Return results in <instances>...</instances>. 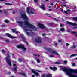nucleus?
Instances as JSON below:
<instances>
[{
  "mask_svg": "<svg viewBox=\"0 0 77 77\" xmlns=\"http://www.w3.org/2000/svg\"><path fill=\"white\" fill-rule=\"evenodd\" d=\"M20 15L22 18L23 19H24L25 20V25H26L29 28H31L32 29H33L35 31H37V28L35 27V26L33 25H32L29 22H28L29 19V18L27 17V15H26V14L25 13L24 14H22V12H20Z\"/></svg>",
  "mask_w": 77,
  "mask_h": 77,
  "instance_id": "obj_1",
  "label": "nucleus"
},
{
  "mask_svg": "<svg viewBox=\"0 0 77 77\" xmlns=\"http://www.w3.org/2000/svg\"><path fill=\"white\" fill-rule=\"evenodd\" d=\"M45 49L47 50V51H49V53H54L55 55L57 56H59V54L57 53L55 51L52 50L51 48H45Z\"/></svg>",
  "mask_w": 77,
  "mask_h": 77,
  "instance_id": "obj_2",
  "label": "nucleus"
},
{
  "mask_svg": "<svg viewBox=\"0 0 77 77\" xmlns=\"http://www.w3.org/2000/svg\"><path fill=\"white\" fill-rule=\"evenodd\" d=\"M6 61L8 64L10 66H12V63H11V61L10 60V55L8 54L7 57H6Z\"/></svg>",
  "mask_w": 77,
  "mask_h": 77,
  "instance_id": "obj_3",
  "label": "nucleus"
},
{
  "mask_svg": "<svg viewBox=\"0 0 77 77\" xmlns=\"http://www.w3.org/2000/svg\"><path fill=\"white\" fill-rule=\"evenodd\" d=\"M17 47L18 48H22L23 50H24V51H26V50H27V49L25 48H24V45H22V44H20L17 45Z\"/></svg>",
  "mask_w": 77,
  "mask_h": 77,
  "instance_id": "obj_4",
  "label": "nucleus"
},
{
  "mask_svg": "<svg viewBox=\"0 0 77 77\" xmlns=\"http://www.w3.org/2000/svg\"><path fill=\"white\" fill-rule=\"evenodd\" d=\"M23 29L24 31L26 32V33L27 35H28V36H29V35H30V33H29V32H27V31H29L30 30H29V29H27V26H24L23 27Z\"/></svg>",
  "mask_w": 77,
  "mask_h": 77,
  "instance_id": "obj_5",
  "label": "nucleus"
},
{
  "mask_svg": "<svg viewBox=\"0 0 77 77\" xmlns=\"http://www.w3.org/2000/svg\"><path fill=\"white\" fill-rule=\"evenodd\" d=\"M42 77H52V74H43L42 75Z\"/></svg>",
  "mask_w": 77,
  "mask_h": 77,
  "instance_id": "obj_6",
  "label": "nucleus"
},
{
  "mask_svg": "<svg viewBox=\"0 0 77 77\" xmlns=\"http://www.w3.org/2000/svg\"><path fill=\"white\" fill-rule=\"evenodd\" d=\"M31 71L33 74H34L36 76V77H38V76H39V73L37 72L34 69H32L31 70Z\"/></svg>",
  "mask_w": 77,
  "mask_h": 77,
  "instance_id": "obj_7",
  "label": "nucleus"
},
{
  "mask_svg": "<svg viewBox=\"0 0 77 77\" xmlns=\"http://www.w3.org/2000/svg\"><path fill=\"white\" fill-rule=\"evenodd\" d=\"M35 41L37 43H41L42 42V39L41 37H39L35 39Z\"/></svg>",
  "mask_w": 77,
  "mask_h": 77,
  "instance_id": "obj_8",
  "label": "nucleus"
},
{
  "mask_svg": "<svg viewBox=\"0 0 77 77\" xmlns=\"http://www.w3.org/2000/svg\"><path fill=\"white\" fill-rule=\"evenodd\" d=\"M66 23L68 24H69V25H72V26H77V24L75 23H73L69 21H66Z\"/></svg>",
  "mask_w": 77,
  "mask_h": 77,
  "instance_id": "obj_9",
  "label": "nucleus"
},
{
  "mask_svg": "<svg viewBox=\"0 0 77 77\" xmlns=\"http://www.w3.org/2000/svg\"><path fill=\"white\" fill-rule=\"evenodd\" d=\"M21 37H22V39H23V42H25V43H26L27 45H28V42H27L26 41V39L25 38L23 37V35H21Z\"/></svg>",
  "mask_w": 77,
  "mask_h": 77,
  "instance_id": "obj_10",
  "label": "nucleus"
},
{
  "mask_svg": "<svg viewBox=\"0 0 77 77\" xmlns=\"http://www.w3.org/2000/svg\"><path fill=\"white\" fill-rule=\"evenodd\" d=\"M50 69L51 70H53V71H54L57 69V68L56 67H50Z\"/></svg>",
  "mask_w": 77,
  "mask_h": 77,
  "instance_id": "obj_11",
  "label": "nucleus"
},
{
  "mask_svg": "<svg viewBox=\"0 0 77 77\" xmlns=\"http://www.w3.org/2000/svg\"><path fill=\"white\" fill-rule=\"evenodd\" d=\"M38 25L39 27H40V28H41V29H45V27H44V26L43 24L38 23Z\"/></svg>",
  "mask_w": 77,
  "mask_h": 77,
  "instance_id": "obj_12",
  "label": "nucleus"
},
{
  "mask_svg": "<svg viewBox=\"0 0 77 77\" xmlns=\"http://www.w3.org/2000/svg\"><path fill=\"white\" fill-rule=\"evenodd\" d=\"M26 12L28 13V15H30V7H29L27 8Z\"/></svg>",
  "mask_w": 77,
  "mask_h": 77,
  "instance_id": "obj_13",
  "label": "nucleus"
},
{
  "mask_svg": "<svg viewBox=\"0 0 77 77\" xmlns=\"http://www.w3.org/2000/svg\"><path fill=\"white\" fill-rule=\"evenodd\" d=\"M40 8L41 9H43V10H45V5L44 4L41 5Z\"/></svg>",
  "mask_w": 77,
  "mask_h": 77,
  "instance_id": "obj_14",
  "label": "nucleus"
},
{
  "mask_svg": "<svg viewBox=\"0 0 77 77\" xmlns=\"http://www.w3.org/2000/svg\"><path fill=\"white\" fill-rule=\"evenodd\" d=\"M18 23L20 24V27H23V24L24 23L23 22L21 21H19Z\"/></svg>",
  "mask_w": 77,
  "mask_h": 77,
  "instance_id": "obj_15",
  "label": "nucleus"
},
{
  "mask_svg": "<svg viewBox=\"0 0 77 77\" xmlns=\"http://www.w3.org/2000/svg\"><path fill=\"white\" fill-rule=\"evenodd\" d=\"M6 36L7 37H9V38H11V36L12 35H11L9 33H6L5 34Z\"/></svg>",
  "mask_w": 77,
  "mask_h": 77,
  "instance_id": "obj_16",
  "label": "nucleus"
},
{
  "mask_svg": "<svg viewBox=\"0 0 77 77\" xmlns=\"http://www.w3.org/2000/svg\"><path fill=\"white\" fill-rule=\"evenodd\" d=\"M19 74H20L21 75H23V76H24V77H26V74L25 73H23L21 72H18Z\"/></svg>",
  "mask_w": 77,
  "mask_h": 77,
  "instance_id": "obj_17",
  "label": "nucleus"
},
{
  "mask_svg": "<svg viewBox=\"0 0 77 77\" xmlns=\"http://www.w3.org/2000/svg\"><path fill=\"white\" fill-rule=\"evenodd\" d=\"M60 63L57 61V62H55L54 63V64H55L56 65H60Z\"/></svg>",
  "mask_w": 77,
  "mask_h": 77,
  "instance_id": "obj_18",
  "label": "nucleus"
},
{
  "mask_svg": "<svg viewBox=\"0 0 77 77\" xmlns=\"http://www.w3.org/2000/svg\"><path fill=\"white\" fill-rule=\"evenodd\" d=\"M60 30L61 32H65V29L64 28H61L60 29Z\"/></svg>",
  "mask_w": 77,
  "mask_h": 77,
  "instance_id": "obj_19",
  "label": "nucleus"
},
{
  "mask_svg": "<svg viewBox=\"0 0 77 77\" xmlns=\"http://www.w3.org/2000/svg\"><path fill=\"white\" fill-rule=\"evenodd\" d=\"M73 20L74 21H77V17H73Z\"/></svg>",
  "mask_w": 77,
  "mask_h": 77,
  "instance_id": "obj_20",
  "label": "nucleus"
},
{
  "mask_svg": "<svg viewBox=\"0 0 77 77\" xmlns=\"http://www.w3.org/2000/svg\"><path fill=\"white\" fill-rule=\"evenodd\" d=\"M72 33H73V34H75L76 33L77 34H75V36L77 37V32L74 31H72Z\"/></svg>",
  "mask_w": 77,
  "mask_h": 77,
  "instance_id": "obj_21",
  "label": "nucleus"
},
{
  "mask_svg": "<svg viewBox=\"0 0 77 77\" xmlns=\"http://www.w3.org/2000/svg\"><path fill=\"white\" fill-rule=\"evenodd\" d=\"M17 67H15L14 69H13V70L14 71H17Z\"/></svg>",
  "mask_w": 77,
  "mask_h": 77,
  "instance_id": "obj_22",
  "label": "nucleus"
},
{
  "mask_svg": "<svg viewBox=\"0 0 77 77\" xmlns=\"http://www.w3.org/2000/svg\"><path fill=\"white\" fill-rule=\"evenodd\" d=\"M5 5H12V4H10L9 3H5Z\"/></svg>",
  "mask_w": 77,
  "mask_h": 77,
  "instance_id": "obj_23",
  "label": "nucleus"
},
{
  "mask_svg": "<svg viewBox=\"0 0 77 77\" xmlns=\"http://www.w3.org/2000/svg\"><path fill=\"white\" fill-rule=\"evenodd\" d=\"M11 30H12V32L13 33H15V32L16 31V30L15 29H11Z\"/></svg>",
  "mask_w": 77,
  "mask_h": 77,
  "instance_id": "obj_24",
  "label": "nucleus"
},
{
  "mask_svg": "<svg viewBox=\"0 0 77 77\" xmlns=\"http://www.w3.org/2000/svg\"><path fill=\"white\" fill-rule=\"evenodd\" d=\"M54 25H53V23H51L49 24V26L51 27H53Z\"/></svg>",
  "mask_w": 77,
  "mask_h": 77,
  "instance_id": "obj_25",
  "label": "nucleus"
},
{
  "mask_svg": "<svg viewBox=\"0 0 77 77\" xmlns=\"http://www.w3.org/2000/svg\"><path fill=\"white\" fill-rule=\"evenodd\" d=\"M17 38L16 37H15V36L13 37V36H12V35H11V39H15V38Z\"/></svg>",
  "mask_w": 77,
  "mask_h": 77,
  "instance_id": "obj_26",
  "label": "nucleus"
},
{
  "mask_svg": "<svg viewBox=\"0 0 77 77\" xmlns=\"http://www.w3.org/2000/svg\"><path fill=\"white\" fill-rule=\"evenodd\" d=\"M30 12L31 14H34V11H33V10L31 9L30 10Z\"/></svg>",
  "mask_w": 77,
  "mask_h": 77,
  "instance_id": "obj_27",
  "label": "nucleus"
},
{
  "mask_svg": "<svg viewBox=\"0 0 77 77\" xmlns=\"http://www.w3.org/2000/svg\"><path fill=\"white\" fill-rule=\"evenodd\" d=\"M5 22L6 23H9V21L7 19H5Z\"/></svg>",
  "mask_w": 77,
  "mask_h": 77,
  "instance_id": "obj_28",
  "label": "nucleus"
},
{
  "mask_svg": "<svg viewBox=\"0 0 77 77\" xmlns=\"http://www.w3.org/2000/svg\"><path fill=\"white\" fill-rule=\"evenodd\" d=\"M37 62L38 63H40V60L39 59H37L36 60Z\"/></svg>",
  "mask_w": 77,
  "mask_h": 77,
  "instance_id": "obj_29",
  "label": "nucleus"
},
{
  "mask_svg": "<svg viewBox=\"0 0 77 77\" xmlns=\"http://www.w3.org/2000/svg\"><path fill=\"white\" fill-rule=\"evenodd\" d=\"M18 61H19V62H22L23 61L20 58L18 59Z\"/></svg>",
  "mask_w": 77,
  "mask_h": 77,
  "instance_id": "obj_30",
  "label": "nucleus"
},
{
  "mask_svg": "<svg viewBox=\"0 0 77 77\" xmlns=\"http://www.w3.org/2000/svg\"><path fill=\"white\" fill-rule=\"evenodd\" d=\"M34 2L35 3H38V0H34Z\"/></svg>",
  "mask_w": 77,
  "mask_h": 77,
  "instance_id": "obj_31",
  "label": "nucleus"
},
{
  "mask_svg": "<svg viewBox=\"0 0 77 77\" xmlns=\"http://www.w3.org/2000/svg\"><path fill=\"white\" fill-rule=\"evenodd\" d=\"M63 26H64V24H60V27H62Z\"/></svg>",
  "mask_w": 77,
  "mask_h": 77,
  "instance_id": "obj_32",
  "label": "nucleus"
},
{
  "mask_svg": "<svg viewBox=\"0 0 77 77\" xmlns=\"http://www.w3.org/2000/svg\"><path fill=\"white\" fill-rule=\"evenodd\" d=\"M64 12H65V14H68V12H67V11H66L65 10L64 11Z\"/></svg>",
  "mask_w": 77,
  "mask_h": 77,
  "instance_id": "obj_33",
  "label": "nucleus"
},
{
  "mask_svg": "<svg viewBox=\"0 0 77 77\" xmlns=\"http://www.w3.org/2000/svg\"><path fill=\"white\" fill-rule=\"evenodd\" d=\"M54 20H55V21H57V22H58V21H59V20H57V19H56V18H54Z\"/></svg>",
  "mask_w": 77,
  "mask_h": 77,
  "instance_id": "obj_34",
  "label": "nucleus"
},
{
  "mask_svg": "<svg viewBox=\"0 0 77 77\" xmlns=\"http://www.w3.org/2000/svg\"><path fill=\"white\" fill-rule=\"evenodd\" d=\"M77 55L75 54H72L71 55V57H72V56H76Z\"/></svg>",
  "mask_w": 77,
  "mask_h": 77,
  "instance_id": "obj_35",
  "label": "nucleus"
},
{
  "mask_svg": "<svg viewBox=\"0 0 77 77\" xmlns=\"http://www.w3.org/2000/svg\"><path fill=\"white\" fill-rule=\"evenodd\" d=\"M62 42V41L60 39V40H58V42L60 43V42Z\"/></svg>",
  "mask_w": 77,
  "mask_h": 77,
  "instance_id": "obj_36",
  "label": "nucleus"
},
{
  "mask_svg": "<svg viewBox=\"0 0 77 77\" xmlns=\"http://www.w3.org/2000/svg\"><path fill=\"white\" fill-rule=\"evenodd\" d=\"M5 41L7 43H9V41L8 40H6Z\"/></svg>",
  "mask_w": 77,
  "mask_h": 77,
  "instance_id": "obj_37",
  "label": "nucleus"
},
{
  "mask_svg": "<svg viewBox=\"0 0 77 77\" xmlns=\"http://www.w3.org/2000/svg\"><path fill=\"white\" fill-rule=\"evenodd\" d=\"M60 10L61 12H63V11L64 12V11H63V9H61V8H60Z\"/></svg>",
  "mask_w": 77,
  "mask_h": 77,
  "instance_id": "obj_38",
  "label": "nucleus"
},
{
  "mask_svg": "<svg viewBox=\"0 0 77 77\" xmlns=\"http://www.w3.org/2000/svg\"><path fill=\"white\" fill-rule=\"evenodd\" d=\"M66 46H67V47L68 46V45H69V44L68 43H66Z\"/></svg>",
  "mask_w": 77,
  "mask_h": 77,
  "instance_id": "obj_39",
  "label": "nucleus"
},
{
  "mask_svg": "<svg viewBox=\"0 0 77 77\" xmlns=\"http://www.w3.org/2000/svg\"><path fill=\"white\" fill-rule=\"evenodd\" d=\"M72 65L73 66H75V64L74 63L72 64Z\"/></svg>",
  "mask_w": 77,
  "mask_h": 77,
  "instance_id": "obj_40",
  "label": "nucleus"
},
{
  "mask_svg": "<svg viewBox=\"0 0 77 77\" xmlns=\"http://www.w3.org/2000/svg\"><path fill=\"white\" fill-rule=\"evenodd\" d=\"M64 63L65 64H66L67 63V61L65 60L64 61Z\"/></svg>",
  "mask_w": 77,
  "mask_h": 77,
  "instance_id": "obj_41",
  "label": "nucleus"
},
{
  "mask_svg": "<svg viewBox=\"0 0 77 77\" xmlns=\"http://www.w3.org/2000/svg\"><path fill=\"white\" fill-rule=\"evenodd\" d=\"M49 57H54V56L52 55L49 56Z\"/></svg>",
  "mask_w": 77,
  "mask_h": 77,
  "instance_id": "obj_42",
  "label": "nucleus"
},
{
  "mask_svg": "<svg viewBox=\"0 0 77 77\" xmlns=\"http://www.w3.org/2000/svg\"><path fill=\"white\" fill-rule=\"evenodd\" d=\"M63 6H64V7H65L66 6V4H65L64 5H62Z\"/></svg>",
  "mask_w": 77,
  "mask_h": 77,
  "instance_id": "obj_43",
  "label": "nucleus"
},
{
  "mask_svg": "<svg viewBox=\"0 0 77 77\" xmlns=\"http://www.w3.org/2000/svg\"><path fill=\"white\" fill-rule=\"evenodd\" d=\"M46 15H50V14H48V13H46L45 14Z\"/></svg>",
  "mask_w": 77,
  "mask_h": 77,
  "instance_id": "obj_44",
  "label": "nucleus"
},
{
  "mask_svg": "<svg viewBox=\"0 0 77 77\" xmlns=\"http://www.w3.org/2000/svg\"><path fill=\"white\" fill-rule=\"evenodd\" d=\"M2 53H5V51L4 50H2Z\"/></svg>",
  "mask_w": 77,
  "mask_h": 77,
  "instance_id": "obj_45",
  "label": "nucleus"
},
{
  "mask_svg": "<svg viewBox=\"0 0 77 77\" xmlns=\"http://www.w3.org/2000/svg\"><path fill=\"white\" fill-rule=\"evenodd\" d=\"M15 11L13 10V14H15Z\"/></svg>",
  "mask_w": 77,
  "mask_h": 77,
  "instance_id": "obj_46",
  "label": "nucleus"
},
{
  "mask_svg": "<svg viewBox=\"0 0 77 77\" xmlns=\"http://www.w3.org/2000/svg\"><path fill=\"white\" fill-rule=\"evenodd\" d=\"M76 47V46L74 45L73 46V48H75Z\"/></svg>",
  "mask_w": 77,
  "mask_h": 77,
  "instance_id": "obj_47",
  "label": "nucleus"
},
{
  "mask_svg": "<svg viewBox=\"0 0 77 77\" xmlns=\"http://www.w3.org/2000/svg\"><path fill=\"white\" fill-rule=\"evenodd\" d=\"M13 66H16V64L14 63L13 64Z\"/></svg>",
  "mask_w": 77,
  "mask_h": 77,
  "instance_id": "obj_48",
  "label": "nucleus"
},
{
  "mask_svg": "<svg viewBox=\"0 0 77 77\" xmlns=\"http://www.w3.org/2000/svg\"><path fill=\"white\" fill-rule=\"evenodd\" d=\"M15 33L16 34H17V33H18V31H15Z\"/></svg>",
  "mask_w": 77,
  "mask_h": 77,
  "instance_id": "obj_49",
  "label": "nucleus"
},
{
  "mask_svg": "<svg viewBox=\"0 0 77 77\" xmlns=\"http://www.w3.org/2000/svg\"><path fill=\"white\" fill-rule=\"evenodd\" d=\"M4 26H5V25H1V27H4Z\"/></svg>",
  "mask_w": 77,
  "mask_h": 77,
  "instance_id": "obj_50",
  "label": "nucleus"
},
{
  "mask_svg": "<svg viewBox=\"0 0 77 77\" xmlns=\"http://www.w3.org/2000/svg\"><path fill=\"white\" fill-rule=\"evenodd\" d=\"M45 34H42V36H45Z\"/></svg>",
  "mask_w": 77,
  "mask_h": 77,
  "instance_id": "obj_51",
  "label": "nucleus"
},
{
  "mask_svg": "<svg viewBox=\"0 0 77 77\" xmlns=\"http://www.w3.org/2000/svg\"><path fill=\"white\" fill-rule=\"evenodd\" d=\"M6 0H0V2H3V1H5Z\"/></svg>",
  "mask_w": 77,
  "mask_h": 77,
  "instance_id": "obj_52",
  "label": "nucleus"
},
{
  "mask_svg": "<svg viewBox=\"0 0 77 77\" xmlns=\"http://www.w3.org/2000/svg\"><path fill=\"white\" fill-rule=\"evenodd\" d=\"M52 9H49V11H51Z\"/></svg>",
  "mask_w": 77,
  "mask_h": 77,
  "instance_id": "obj_53",
  "label": "nucleus"
},
{
  "mask_svg": "<svg viewBox=\"0 0 77 77\" xmlns=\"http://www.w3.org/2000/svg\"><path fill=\"white\" fill-rule=\"evenodd\" d=\"M2 10H0V13H2Z\"/></svg>",
  "mask_w": 77,
  "mask_h": 77,
  "instance_id": "obj_54",
  "label": "nucleus"
},
{
  "mask_svg": "<svg viewBox=\"0 0 77 77\" xmlns=\"http://www.w3.org/2000/svg\"><path fill=\"white\" fill-rule=\"evenodd\" d=\"M74 29H77V27H75L73 28Z\"/></svg>",
  "mask_w": 77,
  "mask_h": 77,
  "instance_id": "obj_55",
  "label": "nucleus"
},
{
  "mask_svg": "<svg viewBox=\"0 0 77 77\" xmlns=\"http://www.w3.org/2000/svg\"><path fill=\"white\" fill-rule=\"evenodd\" d=\"M51 5H52V6H53V3L51 4Z\"/></svg>",
  "mask_w": 77,
  "mask_h": 77,
  "instance_id": "obj_56",
  "label": "nucleus"
},
{
  "mask_svg": "<svg viewBox=\"0 0 77 77\" xmlns=\"http://www.w3.org/2000/svg\"><path fill=\"white\" fill-rule=\"evenodd\" d=\"M32 77H35V75H32Z\"/></svg>",
  "mask_w": 77,
  "mask_h": 77,
  "instance_id": "obj_57",
  "label": "nucleus"
},
{
  "mask_svg": "<svg viewBox=\"0 0 77 77\" xmlns=\"http://www.w3.org/2000/svg\"><path fill=\"white\" fill-rule=\"evenodd\" d=\"M8 74H11V73L9 72H8Z\"/></svg>",
  "mask_w": 77,
  "mask_h": 77,
  "instance_id": "obj_58",
  "label": "nucleus"
},
{
  "mask_svg": "<svg viewBox=\"0 0 77 77\" xmlns=\"http://www.w3.org/2000/svg\"><path fill=\"white\" fill-rule=\"evenodd\" d=\"M55 45H57V43H55Z\"/></svg>",
  "mask_w": 77,
  "mask_h": 77,
  "instance_id": "obj_59",
  "label": "nucleus"
},
{
  "mask_svg": "<svg viewBox=\"0 0 77 77\" xmlns=\"http://www.w3.org/2000/svg\"><path fill=\"white\" fill-rule=\"evenodd\" d=\"M67 32H69L70 30L69 29V30H67Z\"/></svg>",
  "mask_w": 77,
  "mask_h": 77,
  "instance_id": "obj_60",
  "label": "nucleus"
},
{
  "mask_svg": "<svg viewBox=\"0 0 77 77\" xmlns=\"http://www.w3.org/2000/svg\"><path fill=\"white\" fill-rule=\"evenodd\" d=\"M68 8H69V7H66V9H68Z\"/></svg>",
  "mask_w": 77,
  "mask_h": 77,
  "instance_id": "obj_61",
  "label": "nucleus"
},
{
  "mask_svg": "<svg viewBox=\"0 0 77 77\" xmlns=\"http://www.w3.org/2000/svg\"><path fill=\"white\" fill-rule=\"evenodd\" d=\"M67 11H70V10H69V9H68L67 10Z\"/></svg>",
  "mask_w": 77,
  "mask_h": 77,
  "instance_id": "obj_62",
  "label": "nucleus"
},
{
  "mask_svg": "<svg viewBox=\"0 0 77 77\" xmlns=\"http://www.w3.org/2000/svg\"><path fill=\"white\" fill-rule=\"evenodd\" d=\"M49 8H51V6H49Z\"/></svg>",
  "mask_w": 77,
  "mask_h": 77,
  "instance_id": "obj_63",
  "label": "nucleus"
},
{
  "mask_svg": "<svg viewBox=\"0 0 77 77\" xmlns=\"http://www.w3.org/2000/svg\"><path fill=\"white\" fill-rule=\"evenodd\" d=\"M2 8V6H0V8Z\"/></svg>",
  "mask_w": 77,
  "mask_h": 77,
  "instance_id": "obj_64",
  "label": "nucleus"
}]
</instances>
